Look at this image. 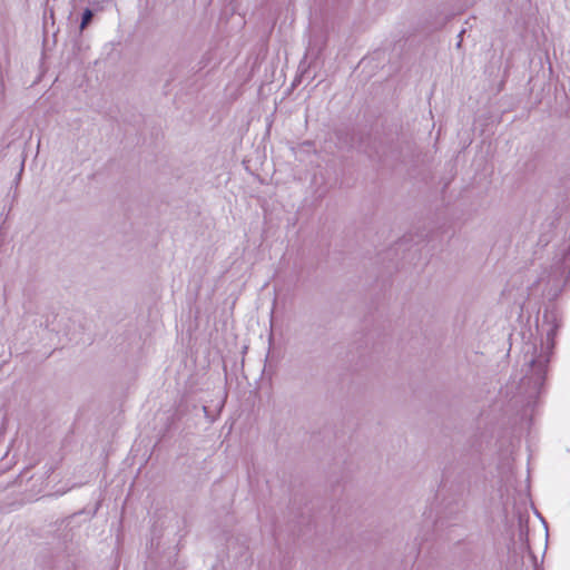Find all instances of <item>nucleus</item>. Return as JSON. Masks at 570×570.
Wrapping results in <instances>:
<instances>
[{
  "mask_svg": "<svg viewBox=\"0 0 570 570\" xmlns=\"http://www.w3.org/2000/svg\"><path fill=\"white\" fill-rule=\"evenodd\" d=\"M104 9V7H100V8H96V9H91V8H86L81 14V21H80V26H79V30L80 32H82L85 29H87L94 21V17H95V11H101Z\"/></svg>",
  "mask_w": 570,
  "mask_h": 570,
  "instance_id": "20e7f679",
  "label": "nucleus"
},
{
  "mask_svg": "<svg viewBox=\"0 0 570 570\" xmlns=\"http://www.w3.org/2000/svg\"><path fill=\"white\" fill-rule=\"evenodd\" d=\"M543 281H544V278L540 277L539 281L537 283H534L533 285H537L538 283L543 282Z\"/></svg>",
  "mask_w": 570,
  "mask_h": 570,
  "instance_id": "6e6552de",
  "label": "nucleus"
},
{
  "mask_svg": "<svg viewBox=\"0 0 570 570\" xmlns=\"http://www.w3.org/2000/svg\"><path fill=\"white\" fill-rule=\"evenodd\" d=\"M479 480L480 473L475 468H462L443 478L442 489L448 497L443 501L442 515L438 518L436 525L452 524V521L459 520L466 507L465 498Z\"/></svg>",
  "mask_w": 570,
  "mask_h": 570,
  "instance_id": "f03ea898",
  "label": "nucleus"
},
{
  "mask_svg": "<svg viewBox=\"0 0 570 570\" xmlns=\"http://www.w3.org/2000/svg\"><path fill=\"white\" fill-rule=\"evenodd\" d=\"M105 2H108V0H100L99 2H94L95 9H96L97 7H98V8H100L101 6H99V4H102V3H105Z\"/></svg>",
  "mask_w": 570,
  "mask_h": 570,
  "instance_id": "0eeeda50",
  "label": "nucleus"
},
{
  "mask_svg": "<svg viewBox=\"0 0 570 570\" xmlns=\"http://www.w3.org/2000/svg\"><path fill=\"white\" fill-rule=\"evenodd\" d=\"M45 320L40 323L46 330L51 332H58V328L55 326V320L57 318V314L50 312L42 316Z\"/></svg>",
  "mask_w": 570,
  "mask_h": 570,
  "instance_id": "39448f33",
  "label": "nucleus"
},
{
  "mask_svg": "<svg viewBox=\"0 0 570 570\" xmlns=\"http://www.w3.org/2000/svg\"><path fill=\"white\" fill-rule=\"evenodd\" d=\"M338 144L347 149H357L372 159H381L385 154L376 144L371 134L355 128H340L335 130Z\"/></svg>",
  "mask_w": 570,
  "mask_h": 570,
  "instance_id": "7ed1b4c3",
  "label": "nucleus"
},
{
  "mask_svg": "<svg viewBox=\"0 0 570 570\" xmlns=\"http://www.w3.org/2000/svg\"><path fill=\"white\" fill-rule=\"evenodd\" d=\"M203 411H204L206 417H208L210 421H214V417L209 416V411L206 405L203 406Z\"/></svg>",
  "mask_w": 570,
  "mask_h": 570,
  "instance_id": "423d86ee",
  "label": "nucleus"
},
{
  "mask_svg": "<svg viewBox=\"0 0 570 570\" xmlns=\"http://www.w3.org/2000/svg\"><path fill=\"white\" fill-rule=\"evenodd\" d=\"M569 263L570 253L552 266L548 275L547 285L549 289L547 295L550 303L544 307L541 323H539V317L535 321L537 330L541 335H546V341L541 338L540 347L537 344L528 345L524 353L527 371L521 379V387L524 389L529 399L538 397L544 386L548 365L556 345L554 338L562 324L561 313L551 301H554L562 292V286L568 278L564 274Z\"/></svg>",
  "mask_w": 570,
  "mask_h": 570,
  "instance_id": "f257e3e1",
  "label": "nucleus"
}]
</instances>
